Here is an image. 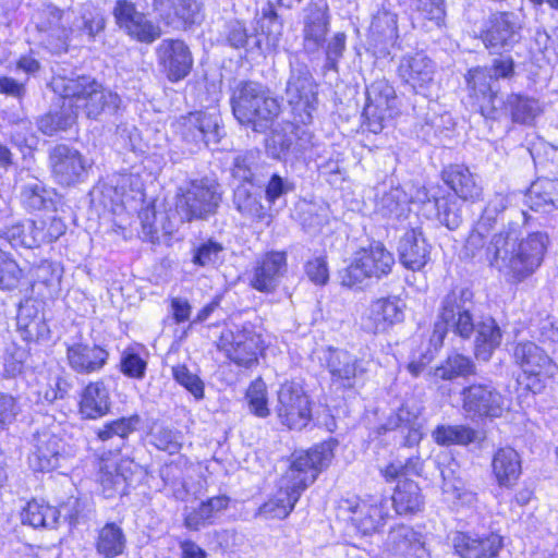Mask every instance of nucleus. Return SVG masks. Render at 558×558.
<instances>
[{"instance_id": "f257e3e1", "label": "nucleus", "mask_w": 558, "mask_h": 558, "mask_svg": "<svg viewBox=\"0 0 558 558\" xmlns=\"http://www.w3.org/2000/svg\"><path fill=\"white\" fill-rule=\"evenodd\" d=\"M494 227L478 220L469 235L465 248L477 256L485 248L489 265L499 271L511 275L513 280L522 281L541 265L548 244V235L537 231L519 241V234L510 229L495 234L485 247V238Z\"/></svg>"}, {"instance_id": "f03ea898", "label": "nucleus", "mask_w": 558, "mask_h": 558, "mask_svg": "<svg viewBox=\"0 0 558 558\" xmlns=\"http://www.w3.org/2000/svg\"><path fill=\"white\" fill-rule=\"evenodd\" d=\"M336 440L324 441L307 451L294 452L288 470L278 481V490L260 511L272 519H284L294 509L302 493L312 485L332 458Z\"/></svg>"}, {"instance_id": "7ed1b4c3", "label": "nucleus", "mask_w": 558, "mask_h": 558, "mask_svg": "<svg viewBox=\"0 0 558 558\" xmlns=\"http://www.w3.org/2000/svg\"><path fill=\"white\" fill-rule=\"evenodd\" d=\"M56 93L68 100V107L83 108L87 118H97L101 113H113L121 99L118 94L104 88L88 75L57 77L52 82Z\"/></svg>"}, {"instance_id": "20e7f679", "label": "nucleus", "mask_w": 558, "mask_h": 558, "mask_svg": "<svg viewBox=\"0 0 558 558\" xmlns=\"http://www.w3.org/2000/svg\"><path fill=\"white\" fill-rule=\"evenodd\" d=\"M232 111L241 124H252L259 132L280 113L278 100L259 83L241 82L231 98Z\"/></svg>"}, {"instance_id": "39448f33", "label": "nucleus", "mask_w": 558, "mask_h": 558, "mask_svg": "<svg viewBox=\"0 0 558 558\" xmlns=\"http://www.w3.org/2000/svg\"><path fill=\"white\" fill-rule=\"evenodd\" d=\"M48 21L52 35L58 37L57 50H66L71 37L93 43L106 27L104 14L95 9H87L77 16L73 11L52 7L48 11Z\"/></svg>"}, {"instance_id": "423d86ee", "label": "nucleus", "mask_w": 558, "mask_h": 558, "mask_svg": "<svg viewBox=\"0 0 558 558\" xmlns=\"http://www.w3.org/2000/svg\"><path fill=\"white\" fill-rule=\"evenodd\" d=\"M286 100L291 107L295 123L307 125L318 105L317 84L306 65L291 66L286 86Z\"/></svg>"}, {"instance_id": "0eeeda50", "label": "nucleus", "mask_w": 558, "mask_h": 558, "mask_svg": "<svg viewBox=\"0 0 558 558\" xmlns=\"http://www.w3.org/2000/svg\"><path fill=\"white\" fill-rule=\"evenodd\" d=\"M473 306V292L465 287H454L442 298L437 319L456 336L470 339L475 330Z\"/></svg>"}, {"instance_id": "6e6552de", "label": "nucleus", "mask_w": 558, "mask_h": 558, "mask_svg": "<svg viewBox=\"0 0 558 558\" xmlns=\"http://www.w3.org/2000/svg\"><path fill=\"white\" fill-rule=\"evenodd\" d=\"M393 255L379 242L359 250L342 276V282L352 287L369 279H380L390 274Z\"/></svg>"}, {"instance_id": "1a4fd4ad", "label": "nucleus", "mask_w": 558, "mask_h": 558, "mask_svg": "<svg viewBox=\"0 0 558 558\" xmlns=\"http://www.w3.org/2000/svg\"><path fill=\"white\" fill-rule=\"evenodd\" d=\"M366 102L363 110L365 119L363 128L373 134H378L385 126V121L392 118L397 110L395 88L385 78L374 81L366 87Z\"/></svg>"}, {"instance_id": "9d476101", "label": "nucleus", "mask_w": 558, "mask_h": 558, "mask_svg": "<svg viewBox=\"0 0 558 558\" xmlns=\"http://www.w3.org/2000/svg\"><path fill=\"white\" fill-rule=\"evenodd\" d=\"M277 415L289 429L302 430L312 421V408L303 387L295 381H287L278 391Z\"/></svg>"}, {"instance_id": "9b49d317", "label": "nucleus", "mask_w": 558, "mask_h": 558, "mask_svg": "<svg viewBox=\"0 0 558 558\" xmlns=\"http://www.w3.org/2000/svg\"><path fill=\"white\" fill-rule=\"evenodd\" d=\"M341 512L348 514L352 525L363 535H371L386 523L389 515L387 500L352 497L342 499L339 504Z\"/></svg>"}, {"instance_id": "f8f14e48", "label": "nucleus", "mask_w": 558, "mask_h": 558, "mask_svg": "<svg viewBox=\"0 0 558 558\" xmlns=\"http://www.w3.org/2000/svg\"><path fill=\"white\" fill-rule=\"evenodd\" d=\"M220 202L217 185L208 180L193 181L177 201V211L184 221L203 219L216 211Z\"/></svg>"}, {"instance_id": "ddd939ff", "label": "nucleus", "mask_w": 558, "mask_h": 558, "mask_svg": "<svg viewBox=\"0 0 558 558\" xmlns=\"http://www.w3.org/2000/svg\"><path fill=\"white\" fill-rule=\"evenodd\" d=\"M217 348L238 366L251 368L258 363L263 341L253 329L244 327L236 331L223 330L217 341Z\"/></svg>"}, {"instance_id": "4468645a", "label": "nucleus", "mask_w": 558, "mask_h": 558, "mask_svg": "<svg viewBox=\"0 0 558 558\" xmlns=\"http://www.w3.org/2000/svg\"><path fill=\"white\" fill-rule=\"evenodd\" d=\"M51 172L54 180L64 186L83 182L92 162L77 149L66 144H58L49 155Z\"/></svg>"}, {"instance_id": "2eb2a0df", "label": "nucleus", "mask_w": 558, "mask_h": 558, "mask_svg": "<svg viewBox=\"0 0 558 558\" xmlns=\"http://www.w3.org/2000/svg\"><path fill=\"white\" fill-rule=\"evenodd\" d=\"M462 409L471 418L500 417L506 409L505 398L490 384H472L461 391Z\"/></svg>"}, {"instance_id": "dca6fc26", "label": "nucleus", "mask_w": 558, "mask_h": 558, "mask_svg": "<svg viewBox=\"0 0 558 558\" xmlns=\"http://www.w3.org/2000/svg\"><path fill=\"white\" fill-rule=\"evenodd\" d=\"M73 456L72 448L50 430L34 435L33 450L28 457L29 465L35 471H51L62 465Z\"/></svg>"}, {"instance_id": "f3484780", "label": "nucleus", "mask_w": 558, "mask_h": 558, "mask_svg": "<svg viewBox=\"0 0 558 558\" xmlns=\"http://www.w3.org/2000/svg\"><path fill=\"white\" fill-rule=\"evenodd\" d=\"M158 66L166 77L177 83L184 80L193 68V56L181 39H162L156 47Z\"/></svg>"}, {"instance_id": "a211bd4d", "label": "nucleus", "mask_w": 558, "mask_h": 558, "mask_svg": "<svg viewBox=\"0 0 558 558\" xmlns=\"http://www.w3.org/2000/svg\"><path fill=\"white\" fill-rule=\"evenodd\" d=\"M521 22L519 15L513 12H496L490 15L488 26L482 32L481 38L486 48L497 52L508 50L520 38Z\"/></svg>"}, {"instance_id": "6ab92c4d", "label": "nucleus", "mask_w": 558, "mask_h": 558, "mask_svg": "<svg viewBox=\"0 0 558 558\" xmlns=\"http://www.w3.org/2000/svg\"><path fill=\"white\" fill-rule=\"evenodd\" d=\"M16 326L27 342L48 339L50 329L44 314V302L34 298L23 300L19 305Z\"/></svg>"}, {"instance_id": "aec40b11", "label": "nucleus", "mask_w": 558, "mask_h": 558, "mask_svg": "<svg viewBox=\"0 0 558 558\" xmlns=\"http://www.w3.org/2000/svg\"><path fill=\"white\" fill-rule=\"evenodd\" d=\"M327 368L333 384L352 388L356 377L367 372L368 362L357 359L347 350L329 348L326 356Z\"/></svg>"}, {"instance_id": "412c9836", "label": "nucleus", "mask_w": 558, "mask_h": 558, "mask_svg": "<svg viewBox=\"0 0 558 558\" xmlns=\"http://www.w3.org/2000/svg\"><path fill=\"white\" fill-rule=\"evenodd\" d=\"M287 268L286 253L269 252L256 262L250 283L257 291L270 293L278 287Z\"/></svg>"}, {"instance_id": "4be33fe9", "label": "nucleus", "mask_w": 558, "mask_h": 558, "mask_svg": "<svg viewBox=\"0 0 558 558\" xmlns=\"http://www.w3.org/2000/svg\"><path fill=\"white\" fill-rule=\"evenodd\" d=\"M108 359L109 352L98 344L76 342L66 348V361L70 368L81 375L100 372Z\"/></svg>"}, {"instance_id": "5701e85b", "label": "nucleus", "mask_w": 558, "mask_h": 558, "mask_svg": "<svg viewBox=\"0 0 558 558\" xmlns=\"http://www.w3.org/2000/svg\"><path fill=\"white\" fill-rule=\"evenodd\" d=\"M453 547L462 558H495L502 547V537L497 533H458L453 537Z\"/></svg>"}, {"instance_id": "b1692460", "label": "nucleus", "mask_w": 558, "mask_h": 558, "mask_svg": "<svg viewBox=\"0 0 558 558\" xmlns=\"http://www.w3.org/2000/svg\"><path fill=\"white\" fill-rule=\"evenodd\" d=\"M402 310L395 299L374 301L361 319L363 330L369 333L387 331L393 324L402 320Z\"/></svg>"}, {"instance_id": "393cba45", "label": "nucleus", "mask_w": 558, "mask_h": 558, "mask_svg": "<svg viewBox=\"0 0 558 558\" xmlns=\"http://www.w3.org/2000/svg\"><path fill=\"white\" fill-rule=\"evenodd\" d=\"M400 263L413 271L421 270L430 258V245L420 228L408 230L398 244Z\"/></svg>"}, {"instance_id": "a878e982", "label": "nucleus", "mask_w": 558, "mask_h": 558, "mask_svg": "<svg viewBox=\"0 0 558 558\" xmlns=\"http://www.w3.org/2000/svg\"><path fill=\"white\" fill-rule=\"evenodd\" d=\"M515 363L529 375L553 376L556 371L550 356L532 341L519 342L513 350Z\"/></svg>"}, {"instance_id": "bb28decb", "label": "nucleus", "mask_w": 558, "mask_h": 558, "mask_svg": "<svg viewBox=\"0 0 558 558\" xmlns=\"http://www.w3.org/2000/svg\"><path fill=\"white\" fill-rule=\"evenodd\" d=\"M434 73V62L422 52L404 56L398 66L400 78L415 92L432 83Z\"/></svg>"}, {"instance_id": "cd10ccee", "label": "nucleus", "mask_w": 558, "mask_h": 558, "mask_svg": "<svg viewBox=\"0 0 558 558\" xmlns=\"http://www.w3.org/2000/svg\"><path fill=\"white\" fill-rule=\"evenodd\" d=\"M387 546L395 554L408 558H424L427 555L424 536L412 526L404 524L390 529Z\"/></svg>"}, {"instance_id": "c85d7f7f", "label": "nucleus", "mask_w": 558, "mask_h": 558, "mask_svg": "<svg viewBox=\"0 0 558 558\" xmlns=\"http://www.w3.org/2000/svg\"><path fill=\"white\" fill-rule=\"evenodd\" d=\"M179 126L182 129L181 135L185 138L219 140L226 136L225 128L219 124V118L204 112H192L181 118Z\"/></svg>"}, {"instance_id": "c756f323", "label": "nucleus", "mask_w": 558, "mask_h": 558, "mask_svg": "<svg viewBox=\"0 0 558 558\" xmlns=\"http://www.w3.org/2000/svg\"><path fill=\"white\" fill-rule=\"evenodd\" d=\"M327 10L313 4L310 5L304 17L303 40L307 52H316L325 43L328 33Z\"/></svg>"}, {"instance_id": "7c9ffc66", "label": "nucleus", "mask_w": 558, "mask_h": 558, "mask_svg": "<svg viewBox=\"0 0 558 558\" xmlns=\"http://www.w3.org/2000/svg\"><path fill=\"white\" fill-rule=\"evenodd\" d=\"M441 178L464 201H475L482 194V186L469 168L462 165H450L442 170Z\"/></svg>"}, {"instance_id": "2f4dec72", "label": "nucleus", "mask_w": 558, "mask_h": 558, "mask_svg": "<svg viewBox=\"0 0 558 558\" xmlns=\"http://www.w3.org/2000/svg\"><path fill=\"white\" fill-rule=\"evenodd\" d=\"M474 352L477 359L488 361L493 352L500 345L502 331L496 320L490 317H482L475 323Z\"/></svg>"}, {"instance_id": "473e14b6", "label": "nucleus", "mask_w": 558, "mask_h": 558, "mask_svg": "<svg viewBox=\"0 0 558 558\" xmlns=\"http://www.w3.org/2000/svg\"><path fill=\"white\" fill-rule=\"evenodd\" d=\"M65 230V223L56 216L40 217L27 221L26 247L51 243L64 234Z\"/></svg>"}, {"instance_id": "72a5a7b5", "label": "nucleus", "mask_w": 558, "mask_h": 558, "mask_svg": "<svg viewBox=\"0 0 558 558\" xmlns=\"http://www.w3.org/2000/svg\"><path fill=\"white\" fill-rule=\"evenodd\" d=\"M109 392L102 381H92L83 390L80 412L86 418H97L108 413Z\"/></svg>"}, {"instance_id": "f704fd0d", "label": "nucleus", "mask_w": 558, "mask_h": 558, "mask_svg": "<svg viewBox=\"0 0 558 558\" xmlns=\"http://www.w3.org/2000/svg\"><path fill=\"white\" fill-rule=\"evenodd\" d=\"M493 472L500 486H512L521 474L519 453L510 448H500L493 458Z\"/></svg>"}, {"instance_id": "c9c22d12", "label": "nucleus", "mask_w": 558, "mask_h": 558, "mask_svg": "<svg viewBox=\"0 0 558 558\" xmlns=\"http://www.w3.org/2000/svg\"><path fill=\"white\" fill-rule=\"evenodd\" d=\"M526 203L535 211L558 209V180L548 178L536 180L529 190Z\"/></svg>"}, {"instance_id": "e433bc0d", "label": "nucleus", "mask_w": 558, "mask_h": 558, "mask_svg": "<svg viewBox=\"0 0 558 558\" xmlns=\"http://www.w3.org/2000/svg\"><path fill=\"white\" fill-rule=\"evenodd\" d=\"M386 427L388 429H401L402 433L407 432L403 440L404 446L412 447L422 439L420 411L416 408L411 409L408 405H402L398 409L396 415L388 420Z\"/></svg>"}, {"instance_id": "4c0bfd02", "label": "nucleus", "mask_w": 558, "mask_h": 558, "mask_svg": "<svg viewBox=\"0 0 558 558\" xmlns=\"http://www.w3.org/2000/svg\"><path fill=\"white\" fill-rule=\"evenodd\" d=\"M433 439L440 446H468L484 440V435L466 425H438L432 433Z\"/></svg>"}, {"instance_id": "58836bf2", "label": "nucleus", "mask_w": 558, "mask_h": 558, "mask_svg": "<svg viewBox=\"0 0 558 558\" xmlns=\"http://www.w3.org/2000/svg\"><path fill=\"white\" fill-rule=\"evenodd\" d=\"M391 499L396 512L400 515L416 513L424 507L421 488L417 483L410 480L398 483Z\"/></svg>"}, {"instance_id": "ea45409f", "label": "nucleus", "mask_w": 558, "mask_h": 558, "mask_svg": "<svg viewBox=\"0 0 558 558\" xmlns=\"http://www.w3.org/2000/svg\"><path fill=\"white\" fill-rule=\"evenodd\" d=\"M125 535L116 523H107L97 534L95 546L99 555L105 558H114L125 548Z\"/></svg>"}, {"instance_id": "a19ab883", "label": "nucleus", "mask_w": 558, "mask_h": 558, "mask_svg": "<svg viewBox=\"0 0 558 558\" xmlns=\"http://www.w3.org/2000/svg\"><path fill=\"white\" fill-rule=\"evenodd\" d=\"M409 193L400 185L383 192L377 202V210L384 217L400 219L409 211Z\"/></svg>"}, {"instance_id": "79ce46f5", "label": "nucleus", "mask_w": 558, "mask_h": 558, "mask_svg": "<svg viewBox=\"0 0 558 558\" xmlns=\"http://www.w3.org/2000/svg\"><path fill=\"white\" fill-rule=\"evenodd\" d=\"M77 118V112L68 107V100L63 99L60 111L48 112L40 117L37 126L44 135L53 136L58 131L71 128Z\"/></svg>"}, {"instance_id": "37998d69", "label": "nucleus", "mask_w": 558, "mask_h": 558, "mask_svg": "<svg viewBox=\"0 0 558 558\" xmlns=\"http://www.w3.org/2000/svg\"><path fill=\"white\" fill-rule=\"evenodd\" d=\"M257 27L260 35L265 36L267 46L276 49L283 34V23L272 3L268 2L263 7Z\"/></svg>"}, {"instance_id": "c03bdc74", "label": "nucleus", "mask_w": 558, "mask_h": 558, "mask_svg": "<svg viewBox=\"0 0 558 558\" xmlns=\"http://www.w3.org/2000/svg\"><path fill=\"white\" fill-rule=\"evenodd\" d=\"M474 374V362L470 357L458 352L449 354L434 372V375L442 380H452L457 377H466Z\"/></svg>"}, {"instance_id": "a18cd8bd", "label": "nucleus", "mask_w": 558, "mask_h": 558, "mask_svg": "<svg viewBox=\"0 0 558 558\" xmlns=\"http://www.w3.org/2000/svg\"><path fill=\"white\" fill-rule=\"evenodd\" d=\"M61 511L49 505L29 501L22 512V522L33 527H54Z\"/></svg>"}, {"instance_id": "49530a36", "label": "nucleus", "mask_w": 558, "mask_h": 558, "mask_svg": "<svg viewBox=\"0 0 558 558\" xmlns=\"http://www.w3.org/2000/svg\"><path fill=\"white\" fill-rule=\"evenodd\" d=\"M140 423L141 417L137 414H133L128 417H121L106 423L101 428L97 430V436L104 442L117 438V447L120 448L124 445L128 436L137 429Z\"/></svg>"}, {"instance_id": "de8ad7c7", "label": "nucleus", "mask_w": 558, "mask_h": 558, "mask_svg": "<svg viewBox=\"0 0 558 558\" xmlns=\"http://www.w3.org/2000/svg\"><path fill=\"white\" fill-rule=\"evenodd\" d=\"M143 238L151 243L159 241L160 234H169L172 227L167 222L166 213H157L154 207H146L140 213Z\"/></svg>"}, {"instance_id": "09e8293b", "label": "nucleus", "mask_w": 558, "mask_h": 558, "mask_svg": "<svg viewBox=\"0 0 558 558\" xmlns=\"http://www.w3.org/2000/svg\"><path fill=\"white\" fill-rule=\"evenodd\" d=\"M411 8L427 29L441 27L445 23V0H411Z\"/></svg>"}, {"instance_id": "8fccbe9b", "label": "nucleus", "mask_w": 558, "mask_h": 558, "mask_svg": "<svg viewBox=\"0 0 558 558\" xmlns=\"http://www.w3.org/2000/svg\"><path fill=\"white\" fill-rule=\"evenodd\" d=\"M99 482L105 497L112 498L125 492L128 475L122 464L106 463L100 468Z\"/></svg>"}, {"instance_id": "3c124183", "label": "nucleus", "mask_w": 558, "mask_h": 558, "mask_svg": "<svg viewBox=\"0 0 558 558\" xmlns=\"http://www.w3.org/2000/svg\"><path fill=\"white\" fill-rule=\"evenodd\" d=\"M233 203L244 217L254 220H263L266 216L259 196L253 194L245 184H240L234 190Z\"/></svg>"}, {"instance_id": "603ef678", "label": "nucleus", "mask_w": 558, "mask_h": 558, "mask_svg": "<svg viewBox=\"0 0 558 558\" xmlns=\"http://www.w3.org/2000/svg\"><path fill=\"white\" fill-rule=\"evenodd\" d=\"M118 191L109 177L107 181L99 182L90 191L92 204L116 213L117 208L124 204Z\"/></svg>"}, {"instance_id": "864d4df0", "label": "nucleus", "mask_w": 558, "mask_h": 558, "mask_svg": "<svg viewBox=\"0 0 558 558\" xmlns=\"http://www.w3.org/2000/svg\"><path fill=\"white\" fill-rule=\"evenodd\" d=\"M508 104L513 120L523 124H530L542 112L538 100L534 98L513 94L509 96Z\"/></svg>"}, {"instance_id": "5fc2aeb1", "label": "nucleus", "mask_w": 558, "mask_h": 558, "mask_svg": "<svg viewBox=\"0 0 558 558\" xmlns=\"http://www.w3.org/2000/svg\"><path fill=\"white\" fill-rule=\"evenodd\" d=\"M225 247L211 239L193 248L192 263L198 267L214 268L222 262Z\"/></svg>"}, {"instance_id": "6e6d98bb", "label": "nucleus", "mask_w": 558, "mask_h": 558, "mask_svg": "<svg viewBox=\"0 0 558 558\" xmlns=\"http://www.w3.org/2000/svg\"><path fill=\"white\" fill-rule=\"evenodd\" d=\"M53 195L54 192L52 190L46 189L40 182H34L24 185L22 201L32 209H48L53 207Z\"/></svg>"}, {"instance_id": "4d7b16f0", "label": "nucleus", "mask_w": 558, "mask_h": 558, "mask_svg": "<svg viewBox=\"0 0 558 558\" xmlns=\"http://www.w3.org/2000/svg\"><path fill=\"white\" fill-rule=\"evenodd\" d=\"M434 207L436 208L437 219L448 229L454 230L462 222V216L458 208L456 199L440 197L434 193L432 195Z\"/></svg>"}, {"instance_id": "13d9d810", "label": "nucleus", "mask_w": 558, "mask_h": 558, "mask_svg": "<svg viewBox=\"0 0 558 558\" xmlns=\"http://www.w3.org/2000/svg\"><path fill=\"white\" fill-rule=\"evenodd\" d=\"M493 75L487 69H475L469 72L468 84L475 92L480 93L484 100H487L495 108L497 93L493 89Z\"/></svg>"}, {"instance_id": "bf43d9fd", "label": "nucleus", "mask_w": 558, "mask_h": 558, "mask_svg": "<svg viewBox=\"0 0 558 558\" xmlns=\"http://www.w3.org/2000/svg\"><path fill=\"white\" fill-rule=\"evenodd\" d=\"M259 153L250 150L243 154H239L233 159V166L231 168L232 177L242 182V184L251 183L254 170L257 167V160Z\"/></svg>"}, {"instance_id": "052dcab7", "label": "nucleus", "mask_w": 558, "mask_h": 558, "mask_svg": "<svg viewBox=\"0 0 558 558\" xmlns=\"http://www.w3.org/2000/svg\"><path fill=\"white\" fill-rule=\"evenodd\" d=\"M116 23L126 34L142 19L144 13L140 12L135 4L128 0H118L112 12Z\"/></svg>"}, {"instance_id": "680f3d73", "label": "nucleus", "mask_w": 558, "mask_h": 558, "mask_svg": "<svg viewBox=\"0 0 558 558\" xmlns=\"http://www.w3.org/2000/svg\"><path fill=\"white\" fill-rule=\"evenodd\" d=\"M22 278V269L16 262L0 248V290H13Z\"/></svg>"}, {"instance_id": "e2e57ef3", "label": "nucleus", "mask_w": 558, "mask_h": 558, "mask_svg": "<svg viewBox=\"0 0 558 558\" xmlns=\"http://www.w3.org/2000/svg\"><path fill=\"white\" fill-rule=\"evenodd\" d=\"M172 376L175 381L191 392L195 399L201 400L204 398L203 380L196 374L192 373L184 364L173 366Z\"/></svg>"}, {"instance_id": "0e129e2a", "label": "nucleus", "mask_w": 558, "mask_h": 558, "mask_svg": "<svg viewBox=\"0 0 558 558\" xmlns=\"http://www.w3.org/2000/svg\"><path fill=\"white\" fill-rule=\"evenodd\" d=\"M181 433L169 427H160L153 433V444L159 450L170 454L177 453L182 447Z\"/></svg>"}, {"instance_id": "69168bd1", "label": "nucleus", "mask_w": 558, "mask_h": 558, "mask_svg": "<svg viewBox=\"0 0 558 558\" xmlns=\"http://www.w3.org/2000/svg\"><path fill=\"white\" fill-rule=\"evenodd\" d=\"M222 37L234 49L245 48L250 39L245 24L239 20H231L225 24Z\"/></svg>"}, {"instance_id": "338daca9", "label": "nucleus", "mask_w": 558, "mask_h": 558, "mask_svg": "<svg viewBox=\"0 0 558 558\" xmlns=\"http://www.w3.org/2000/svg\"><path fill=\"white\" fill-rule=\"evenodd\" d=\"M246 399L252 413L259 417H266L269 414L266 390L262 381H255L248 387Z\"/></svg>"}, {"instance_id": "774afa93", "label": "nucleus", "mask_w": 558, "mask_h": 558, "mask_svg": "<svg viewBox=\"0 0 558 558\" xmlns=\"http://www.w3.org/2000/svg\"><path fill=\"white\" fill-rule=\"evenodd\" d=\"M121 372L134 379H143L146 374L147 362L133 351H124L120 361Z\"/></svg>"}]
</instances>
